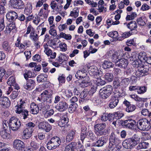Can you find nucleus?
<instances>
[{
	"mask_svg": "<svg viewBox=\"0 0 151 151\" xmlns=\"http://www.w3.org/2000/svg\"><path fill=\"white\" fill-rule=\"evenodd\" d=\"M95 78H96V79L95 81H96V84L98 86H102L104 85L105 83L106 82L105 81L101 79L100 77H98L97 78H96V77H95Z\"/></svg>",
	"mask_w": 151,
	"mask_h": 151,
	"instance_id": "obj_55",
	"label": "nucleus"
},
{
	"mask_svg": "<svg viewBox=\"0 0 151 151\" xmlns=\"http://www.w3.org/2000/svg\"><path fill=\"white\" fill-rule=\"evenodd\" d=\"M7 83L10 86H13L17 90H19L20 88L19 86L16 83L15 78L14 76H10L8 79Z\"/></svg>",
	"mask_w": 151,
	"mask_h": 151,
	"instance_id": "obj_12",
	"label": "nucleus"
},
{
	"mask_svg": "<svg viewBox=\"0 0 151 151\" xmlns=\"http://www.w3.org/2000/svg\"><path fill=\"white\" fill-rule=\"evenodd\" d=\"M137 14L135 12H132L130 15H127L126 18L127 21L133 20L137 17Z\"/></svg>",
	"mask_w": 151,
	"mask_h": 151,
	"instance_id": "obj_52",
	"label": "nucleus"
},
{
	"mask_svg": "<svg viewBox=\"0 0 151 151\" xmlns=\"http://www.w3.org/2000/svg\"><path fill=\"white\" fill-rule=\"evenodd\" d=\"M116 145H115L114 147H109V151H120V149L122 148V146L121 145L116 146Z\"/></svg>",
	"mask_w": 151,
	"mask_h": 151,
	"instance_id": "obj_64",
	"label": "nucleus"
},
{
	"mask_svg": "<svg viewBox=\"0 0 151 151\" xmlns=\"http://www.w3.org/2000/svg\"><path fill=\"white\" fill-rule=\"evenodd\" d=\"M107 140V138L106 137L102 136L100 137L95 143L93 144V146L98 147H101L106 143Z\"/></svg>",
	"mask_w": 151,
	"mask_h": 151,
	"instance_id": "obj_17",
	"label": "nucleus"
},
{
	"mask_svg": "<svg viewBox=\"0 0 151 151\" xmlns=\"http://www.w3.org/2000/svg\"><path fill=\"white\" fill-rule=\"evenodd\" d=\"M121 79L115 77L113 82V86L115 89H117L121 86Z\"/></svg>",
	"mask_w": 151,
	"mask_h": 151,
	"instance_id": "obj_34",
	"label": "nucleus"
},
{
	"mask_svg": "<svg viewBox=\"0 0 151 151\" xmlns=\"http://www.w3.org/2000/svg\"><path fill=\"white\" fill-rule=\"evenodd\" d=\"M88 70L89 73L91 76H99V73L97 67L95 66H91L88 67Z\"/></svg>",
	"mask_w": 151,
	"mask_h": 151,
	"instance_id": "obj_20",
	"label": "nucleus"
},
{
	"mask_svg": "<svg viewBox=\"0 0 151 151\" xmlns=\"http://www.w3.org/2000/svg\"><path fill=\"white\" fill-rule=\"evenodd\" d=\"M54 27H55V25L54 24L50 26V29L49 31V33L52 35L55 36L57 35V33L56 31L54 29Z\"/></svg>",
	"mask_w": 151,
	"mask_h": 151,
	"instance_id": "obj_53",
	"label": "nucleus"
},
{
	"mask_svg": "<svg viewBox=\"0 0 151 151\" xmlns=\"http://www.w3.org/2000/svg\"><path fill=\"white\" fill-rule=\"evenodd\" d=\"M87 129L85 127H83L81 128L80 137L81 140L83 142L85 138L87 137Z\"/></svg>",
	"mask_w": 151,
	"mask_h": 151,
	"instance_id": "obj_30",
	"label": "nucleus"
},
{
	"mask_svg": "<svg viewBox=\"0 0 151 151\" xmlns=\"http://www.w3.org/2000/svg\"><path fill=\"white\" fill-rule=\"evenodd\" d=\"M26 102V99H20L19 101L18 102L17 105L15 106V110H18V111H19V110L21 111V109H24Z\"/></svg>",
	"mask_w": 151,
	"mask_h": 151,
	"instance_id": "obj_22",
	"label": "nucleus"
},
{
	"mask_svg": "<svg viewBox=\"0 0 151 151\" xmlns=\"http://www.w3.org/2000/svg\"><path fill=\"white\" fill-rule=\"evenodd\" d=\"M0 134L1 137L4 139L7 138L9 135L7 129H3L1 130L0 131Z\"/></svg>",
	"mask_w": 151,
	"mask_h": 151,
	"instance_id": "obj_51",
	"label": "nucleus"
},
{
	"mask_svg": "<svg viewBox=\"0 0 151 151\" xmlns=\"http://www.w3.org/2000/svg\"><path fill=\"white\" fill-rule=\"evenodd\" d=\"M142 63H140L139 65H137V70L135 74L138 77H142L147 75L150 69L148 65H142Z\"/></svg>",
	"mask_w": 151,
	"mask_h": 151,
	"instance_id": "obj_3",
	"label": "nucleus"
},
{
	"mask_svg": "<svg viewBox=\"0 0 151 151\" xmlns=\"http://www.w3.org/2000/svg\"><path fill=\"white\" fill-rule=\"evenodd\" d=\"M79 10L78 8H75L73 11H71L70 16L76 18L78 16Z\"/></svg>",
	"mask_w": 151,
	"mask_h": 151,
	"instance_id": "obj_44",
	"label": "nucleus"
},
{
	"mask_svg": "<svg viewBox=\"0 0 151 151\" xmlns=\"http://www.w3.org/2000/svg\"><path fill=\"white\" fill-rule=\"evenodd\" d=\"M21 110H19V111L18 110H15V111L16 113L21 114V118L25 119L28 118L29 111L24 109H21Z\"/></svg>",
	"mask_w": 151,
	"mask_h": 151,
	"instance_id": "obj_25",
	"label": "nucleus"
},
{
	"mask_svg": "<svg viewBox=\"0 0 151 151\" xmlns=\"http://www.w3.org/2000/svg\"><path fill=\"white\" fill-rule=\"evenodd\" d=\"M30 145L34 150H37L39 147V144L34 141H32L30 143Z\"/></svg>",
	"mask_w": 151,
	"mask_h": 151,
	"instance_id": "obj_62",
	"label": "nucleus"
},
{
	"mask_svg": "<svg viewBox=\"0 0 151 151\" xmlns=\"http://www.w3.org/2000/svg\"><path fill=\"white\" fill-rule=\"evenodd\" d=\"M134 143L137 145L139 143L140 139L139 136L136 134H134V135L130 138Z\"/></svg>",
	"mask_w": 151,
	"mask_h": 151,
	"instance_id": "obj_48",
	"label": "nucleus"
},
{
	"mask_svg": "<svg viewBox=\"0 0 151 151\" xmlns=\"http://www.w3.org/2000/svg\"><path fill=\"white\" fill-rule=\"evenodd\" d=\"M68 104L65 101H61L55 106V109L60 112H63L66 110L68 108Z\"/></svg>",
	"mask_w": 151,
	"mask_h": 151,
	"instance_id": "obj_9",
	"label": "nucleus"
},
{
	"mask_svg": "<svg viewBox=\"0 0 151 151\" xmlns=\"http://www.w3.org/2000/svg\"><path fill=\"white\" fill-rule=\"evenodd\" d=\"M50 140H52V142L57 147H58L61 143V140L58 137H52Z\"/></svg>",
	"mask_w": 151,
	"mask_h": 151,
	"instance_id": "obj_35",
	"label": "nucleus"
},
{
	"mask_svg": "<svg viewBox=\"0 0 151 151\" xmlns=\"http://www.w3.org/2000/svg\"><path fill=\"white\" fill-rule=\"evenodd\" d=\"M114 114L115 115V118L117 120L121 118L124 115V114L122 112L119 111L114 112Z\"/></svg>",
	"mask_w": 151,
	"mask_h": 151,
	"instance_id": "obj_54",
	"label": "nucleus"
},
{
	"mask_svg": "<svg viewBox=\"0 0 151 151\" xmlns=\"http://www.w3.org/2000/svg\"><path fill=\"white\" fill-rule=\"evenodd\" d=\"M108 35L109 36L113 37V38L115 39H119L117 37L119 35L118 32L116 31H114L113 32H109L108 34Z\"/></svg>",
	"mask_w": 151,
	"mask_h": 151,
	"instance_id": "obj_63",
	"label": "nucleus"
},
{
	"mask_svg": "<svg viewBox=\"0 0 151 151\" xmlns=\"http://www.w3.org/2000/svg\"><path fill=\"white\" fill-rule=\"evenodd\" d=\"M9 2L11 6L14 9H21L25 7L24 3L22 0H10Z\"/></svg>",
	"mask_w": 151,
	"mask_h": 151,
	"instance_id": "obj_7",
	"label": "nucleus"
},
{
	"mask_svg": "<svg viewBox=\"0 0 151 151\" xmlns=\"http://www.w3.org/2000/svg\"><path fill=\"white\" fill-rule=\"evenodd\" d=\"M147 88V87L145 86H138L137 92L138 94L144 93L146 91Z\"/></svg>",
	"mask_w": 151,
	"mask_h": 151,
	"instance_id": "obj_49",
	"label": "nucleus"
},
{
	"mask_svg": "<svg viewBox=\"0 0 151 151\" xmlns=\"http://www.w3.org/2000/svg\"><path fill=\"white\" fill-rule=\"evenodd\" d=\"M113 90V88L111 86L107 85L100 90L99 94L102 99H106L110 96Z\"/></svg>",
	"mask_w": 151,
	"mask_h": 151,
	"instance_id": "obj_2",
	"label": "nucleus"
},
{
	"mask_svg": "<svg viewBox=\"0 0 151 151\" xmlns=\"http://www.w3.org/2000/svg\"><path fill=\"white\" fill-rule=\"evenodd\" d=\"M18 90L17 91L14 90L13 91L10 96V99H16L18 96L19 91H18Z\"/></svg>",
	"mask_w": 151,
	"mask_h": 151,
	"instance_id": "obj_56",
	"label": "nucleus"
},
{
	"mask_svg": "<svg viewBox=\"0 0 151 151\" xmlns=\"http://www.w3.org/2000/svg\"><path fill=\"white\" fill-rule=\"evenodd\" d=\"M87 137L92 140H94L96 139V137L93 132L91 131L87 132Z\"/></svg>",
	"mask_w": 151,
	"mask_h": 151,
	"instance_id": "obj_45",
	"label": "nucleus"
},
{
	"mask_svg": "<svg viewBox=\"0 0 151 151\" xmlns=\"http://www.w3.org/2000/svg\"><path fill=\"white\" fill-rule=\"evenodd\" d=\"M19 38V37L18 38L17 42H16L15 45L16 47H18L20 49H22L24 51L26 48H25V47L23 43L21 42Z\"/></svg>",
	"mask_w": 151,
	"mask_h": 151,
	"instance_id": "obj_39",
	"label": "nucleus"
},
{
	"mask_svg": "<svg viewBox=\"0 0 151 151\" xmlns=\"http://www.w3.org/2000/svg\"><path fill=\"white\" fill-rule=\"evenodd\" d=\"M136 125L138 128L141 130H148L151 127L149 121L146 118L139 120Z\"/></svg>",
	"mask_w": 151,
	"mask_h": 151,
	"instance_id": "obj_4",
	"label": "nucleus"
},
{
	"mask_svg": "<svg viewBox=\"0 0 151 151\" xmlns=\"http://www.w3.org/2000/svg\"><path fill=\"white\" fill-rule=\"evenodd\" d=\"M6 4V1L5 0H1L0 1V12H2L1 13L4 12L5 9L4 6Z\"/></svg>",
	"mask_w": 151,
	"mask_h": 151,
	"instance_id": "obj_50",
	"label": "nucleus"
},
{
	"mask_svg": "<svg viewBox=\"0 0 151 151\" xmlns=\"http://www.w3.org/2000/svg\"><path fill=\"white\" fill-rule=\"evenodd\" d=\"M75 134V131L71 130L69 131L66 137V142H69L71 141L74 138Z\"/></svg>",
	"mask_w": 151,
	"mask_h": 151,
	"instance_id": "obj_28",
	"label": "nucleus"
},
{
	"mask_svg": "<svg viewBox=\"0 0 151 151\" xmlns=\"http://www.w3.org/2000/svg\"><path fill=\"white\" fill-rule=\"evenodd\" d=\"M141 113L143 115L151 117V112H150L147 109H142L141 111Z\"/></svg>",
	"mask_w": 151,
	"mask_h": 151,
	"instance_id": "obj_61",
	"label": "nucleus"
},
{
	"mask_svg": "<svg viewBox=\"0 0 151 151\" xmlns=\"http://www.w3.org/2000/svg\"><path fill=\"white\" fill-rule=\"evenodd\" d=\"M106 126V124L104 123H98L94 125V132L97 137H99L109 133L108 130L105 129Z\"/></svg>",
	"mask_w": 151,
	"mask_h": 151,
	"instance_id": "obj_1",
	"label": "nucleus"
},
{
	"mask_svg": "<svg viewBox=\"0 0 151 151\" xmlns=\"http://www.w3.org/2000/svg\"><path fill=\"white\" fill-rule=\"evenodd\" d=\"M26 80V83L24 85V88L29 91L34 89L36 85L35 81L32 79H28Z\"/></svg>",
	"mask_w": 151,
	"mask_h": 151,
	"instance_id": "obj_10",
	"label": "nucleus"
},
{
	"mask_svg": "<svg viewBox=\"0 0 151 151\" xmlns=\"http://www.w3.org/2000/svg\"><path fill=\"white\" fill-rule=\"evenodd\" d=\"M68 122V118L66 116H64L62 118V119H61L58 123V125L61 127H64V129H65L66 127H67V126L66 125ZM67 131V130L65 129L64 130H65Z\"/></svg>",
	"mask_w": 151,
	"mask_h": 151,
	"instance_id": "obj_26",
	"label": "nucleus"
},
{
	"mask_svg": "<svg viewBox=\"0 0 151 151\" xmlns=\"http://www.w3.org/2000/svg\"><path fill=\"white\" fill-rule=\"evenodd\" d=\"M6 16L7 19L9 22H11L17 19V14L14 11H10L6 14Z\"/></svg>",
	"mask_w": 151,
	"mask_h": 151,
	"instance_id": "obj_18",
	"label": "nucleus"
},
{
	"mask_svg": "<svg viewBox=\"0 0 151 151\" xmlns=\"http://www.w3.org/2000/svg\"><path fill=\"white\" fill-rule=\"evenodd\" d=\"M47 78L46 75L42 74L37 77V80L39 82H43L47 81Z\"/></svg>",
	"mask_w": 151,
	"mask_h": 151,
	"instance_id": "obj_38",
	"label": "nucleus"
},
{
	"mask_svg": "<svg viewBox=\"0 0 151 151\" xmlns=\"http://www.w3.org/2000/svg\"><path fill=\"white\" fill-rule=\"evenodd\" d=\"M33 129L30 128H27L25 129L23 132L22 138L24 139H28L32 136Z\"/></svg>",
	"mask_w": 151,
	"mask_h": 151,
	"instance_id": "obj_15",
	"label": "nucleus"
},
{
	"mask_svg": "<svg viewBox=\"0 0 151 151\" xmlns=\"http://www.w3.org/2000/svg\"><path fill=\"white\" fill-rule=\"evenodd\" d=\"M25 147L24 142L19 139H16L13 142V147L19 150H22Z\"/></svg>",
	"mask_w": 151,
	"mask_h": 151,
	"instance_id": "obj_14",
	"label": "nucleus"
},
{
	"mask_svg": "<svg viewBox=\"0 0 151 151\" xmlns=\"http://www.w3.org/2000/svg\"><path fill=\"white\" fill-rule=\"evenodd\" d=\"M136 122L135 120L129 119L123 122L124 126L130 129H133L136 126Z\"/></svg>",
	"mask_w": 151,
	"mask_h": 151,
	"instance_id": "obj_11",
	"label": "nucleus"
},
{
	"mask_svg": "<svg viewBox=\"0 0 151 151\" xmlns=\"http://www.w3.org/2000/svg\"><path fill=\"white\" fill-rule=\"evenodd\" d=\"M2 46L4 50L7 52H10L11 51L10 45L7 41L4 42Z\"/></svg>",
	"mask_w": 151,
	"mask_h": 151,
	"instance_id": "obj_37",
	"label": "nucleus"
},
{
	"mask_svg": "<svg viewBox=\"0 0 151 151\" xmlns=\"http://www.w3.org/2000/svg\"><path fill=\"white\" fill-rule=\"evenodd\" d=\"M129 59L130 61H134L135 62V64L137 66L139 65L140 63H142V61H143L144 60L145 61L143 57L139 55L135 52H133L131 54V56L129 57Z\"/></svg>",
	"mask_w": 151,
	"mask_h": 151,
	"instance_id": "obj_8",
	"label": "nucleus"
},
{
	"mask_svg": "<svg viewBox=\"0 0 151 151\" xmlns=\"http://www.w3.org/2000/svg\"><path fill=\"white\" fill-rule=\"evenodd\" d=\"M131 35L130 33L129 32H122L121 34V39H117L118 40H122L127 38Z\"/></svg>",
	"mask_w": 151,
	"mask_h": 151,
	"instance_id": "obj_57",
	"label": "nucleus"
},
{
	"mask_svg": "<svg viewBox=\"0 0 151 151\" xmlns=\"http://www.w3.org/2000/svg\"><path fill=\"white\" fill-rule=\"evenodd\" d=\"M0 104L4 108H6L9 106L11 102L7 97L3 96L0 99Z\"/></svg>",
	"mask_w": 151,
	"mask_h": 151,
	"instance_id": "obj_21",
	"label": "nucleus"
},
{
	"mask_svg": "<svg viewBox=\"0 0 151 151\" xmlns=\"http://www.w3.org/2000/svg\"><path fill=\"white\" fill-rule=\"evenodd\" d=\"M120 137L118 134L112 132L109 137V143L108 147H114L115 145L119 144L121 142Z\"/></svg>",
	"mask_w": 151,
	"mask_h": 151,
	"instance_id": "obj_6",
	"label": "nucleus"
},
{
	"mask_svg": "<svg viewBox=\"0 0 151 151\" xmlns=\"http://www.w3.org/2000/svg\"><path fill=\"white\" fill-rule=\"evenodd\" d=\"M121 86L125 87L129 84V80L128 78H125L122 79H121Z\"/></svg>",
	"mask_w": 151,
	"mask_h": 151,
	"instance_id": "obj_46",
	"label": "nucleus"
},
{
	"mask_svg": "<svg viewBox=\"0 0 151 151\" xmlns=\"http://www.w3.org/2000/svg\"><path fill=\"white\" fill-rule=\"evenodd\" d=\"M52 92L50 90H45L41 94V100H43L44 99H48L51 97L52 95Z\"/></svg>",
	"mask_w": 151,
	"mask_h": 151,
	"instance_id": "obj_24",
	"label": "nucleus"
},
{
	"mask_svg": "<svg viewBox=\"0 0 151 151\" xmlns=\"http://www.w3.org/2000/svg\"><path fill=\"white\" fill-rule=\"evenodd\" d=\"M39 128L42 129L47 132H48L52 129V126L47 122H42L39 124Z\"/></svg>",
	"mask_w": 151,
	"mask_h": 151,
	"instance_id": "obj_13",
	"label": "nucleus"
},
{
	"mask_svg": "<svg viewBox=\"0 0 151 151\" xmlns=\"http://www.w3.org/2000/svg\"><path fill=\"white\" fill-rule=\"evenodd\" d=\"M119 101V99L115 97V96H111L110 99L109 100V106L110 109L114 108L118 104Z\"/></svg>",
	"mask_w": 151,
	"mask_h": 151,
	"instance_id": "obj_19",
	"label": "nucleus"
},
{
	"mask_svg": "<svg viewBox=\"0 0 151 151\" xmlns=\"http://www.w3.org/2000/svg\"><path fill=\"white\" fill-rule=\"evenodd\" d=\"M54 113V111L53 109H51L47 111L44 114V116L47 118H48L53 115Z\"/></svg>",
	"mask_w": 151,
	"mask_h": 151,
	"instance_id": "obj_59",
	"label": "nucleus"
},
{
	"mask_svg": "<svg viewBox=\"0 0 151 151\" xmlns=\"http://www.w3.org/2000/svg\"><path fill=\"white\" fill-rule=\"evenodd\" d=\"M78 106L76 103H72L70 104L68 109L69 111L71 113L74 112Z\"/></svg>",
	"mask_w": 151,
	"mask_h": 151,
	"instance_id": "obj_42",
	"label": "nucleus"
},
{
	"mask_svg": "<svg viewBox=\"0 0 151 151\" xmlns=\"http://www.w3.org/2000/svg\"><path fill=\"white\" fill-rule=\"evenodd\" d=\"M76 143L75 142H71L66 146L65 151H74Z\"/></svg>",
	"mask_w": 151,
	"mask_h": 151,
	"instance_id": "obj_29",
	"label": "nucleus"
},
{
	"mask_svg": "<svg viewBox=\"0 0 151 151\" xmlns=\"http://www.w3.org/2000/svg\"><path fill=\"white\" fill-rule=\"evenodd\" d=\"M86 70H79L75 74V76L78 79L83 78L85 77V75H86Z\"/></svg>",
	"mask_w": 151,
	"mask_h": 151,
	"instance_id": "obj_31",
	"label": "nucleus"
},
{
	"mask_svg": "<svg viewBox=\"0 0 151 151\" xmlns=\"http://www.w3.org/2000/svg\"><path fill=\"white\" fill-rule=\"evenodd\" d=\"M81 98H84L86 100H91L90 96L88 91L83 90L82 91L79 95Z\"/></svg>",
	"mask_w": 151,
	"mask_h": 151,
	"instance_id": "obj_32",
	"label": "nucleus"
},
{
	"mask_svg": "<svg viewBox=\"0 0 151 151\" xmlns=\"http://www.w3.org/2000/svg\"><path fill=\"white\" fill-rule=\"evenodd\" d=\"M105 79L108 82L112 81L113 79V74L111 73H107L104 76Z\"/></svg>",
	"mask_w": 151,
	"mask_h": 151,
	"instance_id": "obj_43",
	"label": "nucleus"
},
{
	"mask_svg": "<svg viewBox=\"0 0 151 151\" xmlns=\"http://www.w3.org/2000/svg\"><path fill=\"white\" fill-rule=\"evenodd\" d=\"M30 112L34 114H37L39 111V109L35 103L32 102L31 103L30 105Z\"/></svg>",
	"mask_w": 151,
	"mask_h": 151,
	"instance_id": "obj_27",
	"label": "nucleus"
},
{
	"mask_svg": "<svg viewBox=\"0 0 151 151\" xmlns=\"http://www.w3.org/2000/svg\"><path fill=\"white\" fill-rule=\"evenodd\" d=\"M60 36L61 37L67 40H70L72 38V36L70 35H67L63 32L60 33Z\"/></svg>",
	"mask_w": 151,
	"mask_h": 151,
	"instance_id": "obj_60",
	"label": "nucleus"
},
{
	"mask_svg": "<svg viewBox=\"0 0 151 151\" xmlns=\"http://www.w3.org/2000/svg\"><path fill=\"white\" fill-rule=\"evenodd\" d=\"M9 128L13 131L17 130L21 125L20 121L15 117H11L9 121Z\"/></svg>",
	"mask_w": 151,
	"mask_h": 151,
	"instance_id": "obj_5",
	"label": "nucleus"
},
{
	"mask_svg": "<svg viewBox=\"0 0 151 151\" xmlns=\"http://www.w3.org/2000/svg\"><path fill=\"white\" fill-rule=\"evenodd\" d=\"M120 56L119 54L117 52H115L111 56V59L112 61L113 62H118L119 61V56Z\"/></svg>",
	"mask_w": 151,
	"mask_h": 151,
	"instance_id": "obj_40",
	"label": "nucleus"
},
{
	"mask_svg": "<svg viewBox=\"0 0 151 151\" xmlns=\"http://www.w3.org/2000/svg\"><path fill=\"white\" fill-rule=\"evenodd\" d=\"M102 67L104 69L113 68L114 64L111 61L105 60L102 65Z\"/></svg>",
	"mask_w": 151,
	"mask_h": 151,
	"instance_id": "obj_33",
	"label": "nucleus"
},
{
	"mask_svg": "<svg viewBox=\"0 0 151 151\" xmlns=\"http://www.w3.org/2000/svg\"><path fill=\"white\" fill-rule=\"evenodd\" d=\"M123 104L126 106V111L127 112H132L136 109L135 105L131 104L130 102L127 100H125L123 102Z\"/></svg>",
	"mask_w": 151,
	"mask_h": 151,
	"instance_id": "obj_16",
	"label": "nucleus"
},
{
	"mask_svg": "<svg viewBox=\"0 0 151 151\" xmlns=\"http://www.w3.org/2000/svg\"><path fill=\"white\" fill-rule=\"evenodd\" d=\"M47 148L49 150H52L55 149L57 147L52 142V140H50L47 144Z\"/></svg>",
	"mask_w": 151,
	"mask_h": 151,
	"instance_id": "obj_47",
	"label": "nucleus"
},
{
	"mask_svg": "<svg viewBox=\"0 0 151 151\" xmlns=\"http://www.w3.org/2000/svg\"><path fill=\"white\" fill-rule=\"evenodd\" d=\"M127 26L128 28L131 30V31L136 29L137 27L136 22L134 21L130 22Z\"/></svg>",
	"mask_w": 151,
	"mask_h": 151,
	"instance_id": "obj_36",
	"label": "nucleus"
},
{
	"mask_svg": "<svg viewBox=\"0 0 151 151\" xmlns=\"http://www.w3.org/2000/svg\"><path fill=\"white\" fill-rule=\"evenodd\" d=\"M30 38L34 42H36L38 40V35L35 33V30L31 32Z\"/></svg>",
	"mask_w": 151,
	"mask_h": 151,
	"instance_id": "obj_41",
	"label": "nucleus"
},
{
	"mask_svg": "<svg viewBox=\"0 0 151 151\" xmlns=\"http://www.w3.org/2000/svg\"><path fill=\"white\" fill-rule=\"evenodd\" d=\"M128 64V60L123 58L119 60L118 62L115 63V65L121 68H125L127 67Z\"/></svg>",
	"mask_w": 151,
	"mask_h": 151,
	"instance_id": "obj_23",
	"label": "nucleus"
},
{
	"mask_svg": "<svg viewBox=\"0 0 151 151\" xmlns=\"http://www.w3.org/2000/svg\"><path fill=\"white\" fill-rule=\"evenodd\" d=\"M143 19H144L142 17H140L137 19V22L139 25L144 26L146 24V23Z\"/></svg>",
	"mask_w": 151,
	"mask_h": 151,
	"instance_id": "obj_58",
	"label": "nucleus"
}]
</instances>
